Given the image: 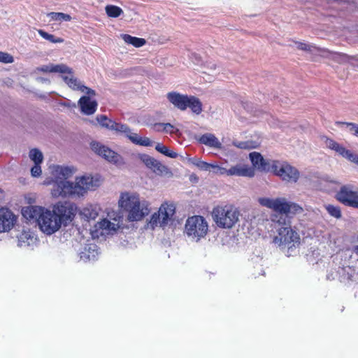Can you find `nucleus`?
Here are the masks:
<instances>
[{
	"label": "nucleus",
	"mask_w": 358,
	"mask_h": 358,
	"mask_svg": "<svg viewBox=\"0 0 358 358\" xmlns=\"http://www.w3.org/2000/svg\"><path fill=\"white\" fill-rule=\"evenodd\" d=\"M337 124H345L349 128L351 134L358 137V124L352 122H337Z\"/></svg>",
	"instance_id": "obj_42"
},
{
	"label": "nucleus",
	"mask_w": 358,
	"mask_h": 358,
	"mask_svg": "<svg viewBox=\"0 0 358 358\" xmlns=\"http://www.w3.org/2000/svg\"><path fill=\"white\" fill-rule=\"evenodd\" d=\"M192 56H193V57H194V58L195 59V61H194V62H195L196 64H199V62L201 61V57H200V56H199V55H196V53H193V54H192Z\"/></svg>",
	"instance_id": "obj_48"
},
{
	"label": "nucleus",
	"mask_w": 358,
	"mask_h": 358,
	"mask_svg": "<svg viewBox=\"0 0 358 358\" xmlns=\"http://www.w3.org/2000/svg\"><path fill=\"white\" fill-rule=\"evenodd\" d=\"M271 171L287 182H296L300 176L297 169L286 162L273 161Z\"/></svg>",
	"instance_id": "obj_8"
},
{
	"label": "nucleus",
	"mask_w": 358,
	"mask_h": 358,
	"mask_svg": "<svg viewBox=\"0 0 358 358\" xmlns=\"http://www.w3.org/2000/svg\"><path fill=\"white\" fill-rule=\"evenodd\" d=\"M62 78L65 83L73 90L80 91L89 96H94L96 92L94 90H92L85 86L80 80L73 76V71L71 73H62Z\"/></svg>",
	"instance_id": "obj_14"
},
{
	"label": "nucleus",
	"mask_w": 358,
	"mask_h": 358,
	"mask_svg": "<svg viewBox=\"0 0 358 358\" xmlns=\"http://www.w3.org/2000/svg\"><path fill=\"white\" fill-rule=\"evenodd\" d=\"M250 159L252 164V168L260 171H271L272 168V162L273 160H266L262 155L257 152H252L249 155Z\"/></svg>",
	"instance_id": "obj_17"
},
{
	"label": "nucleus",
	"mask_w": 358,
	"mask_h": 358,
	"mask_svg": "<svg viewBox=\"0 0 358 358\" xmlns=\"http://www.w3.org/2000/svg\"><path fill=\"white\" fill-rule=\"evenodd\" d=\"M166 98L174 107L180 110H185L187 108H189L196 115H199L202 112V103L194 96H188L181 94L177 92H171L166 94Z\"/></svg>",
	"instance_id": "obj_6"
},
{
	"label": "nucleus",
	"mask_w": 358,
	"mask_h": 358,
	"mask_svg": "<svg viewBox=\"0 0 358 358\" xmlns=\"http://www.w3.org/2000/svg\"><path fill=\"white\" fill-rule=\"evenodd\" d=\"M357 66H358V64H357Z\"/></svg>",
	"instance_id": "obj_56"
},
{
	"label": "nucleus",
	"mask_w": 358,
	"mask_h": 358,
	"mask_svg": "<svg viewBox=\"0 0 358 358\" xmlns=\"http://www.w3.org/2000/svg\"><path fill=\"white\" fill-rule=\"evenodd\" d=\"M130 129H131L128 125L115 122L112 131H115L117 133L124 134L127 136V134L129 133Z\"/></svg>",
	"instance_id": "obj_38"
},
{
	"label": "nucleus",
	"mask_w": 358,
	"mask_h": 358,
	"mask_svg": "<svg viewBox=\"0 0 358 358\" xmlns=\"http://www.w3.org/2000/svg\"><path fill=\"white\" fill-rule=\"evenodd\" d=\"M259 204L264 207L270 208L275 212V214H286L287 199L283 197L271 199L268 197H261L258 199Z\"/></svg>",
	"instance_id": "obj_13"
},
{
	"label": "nucleus",
	"mask_w": 358,
	"mask_h": 358,
	"mask_svg": "<svg viewBox=\"0 0 358 358\" xmlns=\"http://www.w3.org/2000/svg\"><path fill=\"white\" fill-rule=\"evenodd\" d=\"M17 217L8 208L0 209V232L9 231L15 225Z\"/></svg>",
	"instance_id": "obj_16"
},
{
	"label": "nucleus",
	"mask_w": 358,
	"mask_h": 358,
	"mask_svg": "<svg viewBox=\"0 0 358 358\" xmlns=\"http://www.w3.org/2000/svg\"><path fill=\"white\" fill-rule=\"evenodd\" d=\"M350 162H354L358 165V155L355 154V158L354 160H351Z\"/></svg>",
	"instance_id": "obj_51"
},
{
	"label": "nucleus",
	"mask_w": 358,
	"mask_h": 358,
	"mask_svg": "<svg viewBox=\"0 0 358 358\" xmlns=\"http://www.w3.org/2000/svg\"><path fill=\"white\" fill-rule=\"evenodd\" d=\"M22 214L24 218L38 223L40 229L47 235L57 231L61 226L52 210L36 206H29L22 208Z\"/></svg>",
	"instance_id": "obj_2"
},
{
	"label": "nucleus",
	"mask_w": 358,
	"mask_h": 358,
	"mask_svg": "<svg viewBox=\"0 0 358 358\" xmlns=\"http://www.w3.org/2000/svg\"><path fill=\"white\" fill-rule=\"evenodd\" d=\"M41 164H34V166L31 169V174L33 177H38L41 174Z\"/></svg>",
	"instance_id": "obj_46"
},
{
	"label": "nucleus",
	"mask_w": 358,
	"mask_h": 358,
	"mask_svg": "<svg viewBox=\"0 0 358 358\" xmlns=\"http://www.w3.org/2000/svg\"><path fill=\"white\" fill-rule=\"evenodd\" d=\"M210 169H212V171L216 174L223 175V174H227V169L220 167L217 165L212 164V166H210Z\"/></svg>",
	"instance_id": "obj_45"
},
{
	"label": "nucleus",
	"mask_w": 358,
	"mask_h": 358,
	"mask_svg": "<svg viewBox=\"0 0 358 358\" xmlns=\"http://www.w3.org/2000/svg\"><path fill=\"white\" fill-rule=\"evenodd\" d=\"M227 176H238L253 177L255 176L254 169L248 165L237 164L227 169Z\"/></svg>",
	"instance_id": "obj_21"
},
{
	"label": "nucleus",
	"mask_w": 358,
	"mask_h": 358,
	"mask_svg": "<svg viewBox=\"0 0 358 358\" xmlns=\"http://www.w3.org/2000/svg\"><path fill=\"white\" fill-rule=\"evenodd\" d=\"M296 47L301 50L307 51L313 54H317L321 56V50L323 48L316 47L312 44H308L302 42H295Z\"/></svg>",
	"instance_id": "obj_27"
},
{
	"label": "nucleus",
	"mask_w": 358,
	"mask_h": 358,
	"mask_svg": "<svg viewBox=\"0 0 358 358\" xmlns=\"http://www.w3.org/2000/svg\"><path fill=\"white\" fill-rule=\"evenodd\" d=\"M155 127H162L163 129V131H164L166 133H174L175 131L174 127L170 124V123H157L155 124Z\"/></svg>",
	"instance_id": "obj_44"
},
{
	"label": "nucleus",
	"mask_w": 358,
	"mask_h": 358,
	"mask_svg": "<svg viewBox=\"0 0 358 358\" xmlns=\"http://www.w3.org/2000/svg\"><path fill=\"white\" fill-rule=\"evenodd\" d=\"M39 82H41V83H50V80L47 78H38L37 79Z\"/></svg>",
	"instance_id": "obj_49"
},
{
	"label": "nucleus",
	"mask_w": 358,
	"mask_h": 358,
	"mask_svg": "<svg viewBox=\"0 0 358 358\" xmlns=\"http://www.w3.org/2000/svg\"><path fill=\"white\" fill-rule=\"evenodd\" d=\"M240 211L234 206H218L212 212V217L220 228L230 229L239 220Z\"/></svg>",
	"instance_id": "obj_4"
},
{
	"label": "nucleus",
	"mask_w": 358,
	"mask_h": 358,
	"mask_svg": "<svg viewBox=\"0 0 358 358\" xmlns=\"http://www.w3.org/2000/svg\"><path fill=\"white\" fill-rule=\"evenodd\" d=\"M155 128L156 129L157 131H163V129L162 127H155Z\"/></svg>",
	"instance_id": "obj_52"
},
{
	"label": "nucleus",
	"mask_w": 358,
	"mask_h": 358,
	"mask_svg": "<svg viewBox=\"0 0 358 358\" xmlns=\"http://www.w3.org/2000/svg\"><path fill=\"white\" fill-rule=\"evenodd\" d=\"M215 66H216V65L213 64L210 65V69H215Z\"/></svg>",
	"instance_id": "obj_54"
},
{
	"label": "nucleus",
	"mask_w": 358,
	"mask_h": 358,
	"mask_svg": "<svg viewBox=\"0 0 358 358\" xmlns=\"http://www.w3.org/2000/svg\"><path fill=\"white\" fill-rule=\"evenodd\" d=\"M29 157L34 164H41L43 160V153L37 148L31 149L29 151Z\"/></svg>",
	"instance_id": "obj_35"
},
{
	"label": "nucleus",
	"mask_w": 358,
	"mask_h": 358,
	"mask_svg": "<svg viewBox=\"0 0 358 358\" xmlns=\"http://www.w3.org/2000/svg\"><path fill=\"white\" fill-rule=\"evenodd\" d=\"M96 120L101 127L110 130L113 129L115 121L108 119L107 116L104 115H97Z\"/></svg>",
	"instance_id": "obj_31"
},
{
	"label": "nucleus",
	"mask_w": 358,
	"mask_h": 358,
	"mask_svg": "<svg viewBox=\"0 0 358 358\" xmlns=\"http://www.w3.org/2000/svg\"><path fill=\"white\" fill-rule=\"evenodd\" d=\"M191 163L202 171H210L212 164L202 161L200 158L194 157L189 159Z\"/></svg>",
	"instance_id": "obj_32"
},
{
	"label": "nucleus",
	"mask_w": 358,
	"mask_h": 358,
	"mask_svg": "<svg viewBox=\"0 0 358 358\" xmlns=\"http://www.w3.org/2000/svg\"><path fill=\"white\" fill-rule=\"evenodd\" d=\"M38 34L44 39L52 43H60L64 42V39L62 38L56 37L52 34H48L43 29L38 30Z\"/></svg>",
	"instance_id": "obj_30"
},
{
	"label": "nucleus",
	"mask_w": 358,
	"mask_h": 358,
	"mask_svg": "<svg viewBox=\"0 0 358 358\" xmlns=\"http://www.w3.org/2000/svg\"><path fill=\"white\" fill-rule=\"evenodd\" d=\"M336 199L347 206L358 209V192L354 191L350 185L341 187L336 194Z\"/></svg>",
	"instance_id": "obj_11"
},
{
	"label": "nucleus",
	"mask_w": 358,
	"mask_h": 358,
	"mask_svg": "<svg viewBox=\"0 0 358 358\" xmlns=\"http://www.w3.org/2000/svg\"><path fill=\"white\" fill-rule=\"evenodd\" d=\"M106 14L111 17H117L123 12L122 10L116 6L109 5L106 6Z\"/></svg>",
	"instance_id": "obj_37"
},
{
	"label": "nucleus",
	"mask_w": 358,
	"mask_h": 358,
	"mask_svg": "<svg viewBox=\"0 0 358 358\" xmlns=\"http://www.w3.org/2000/svg\"><path fill=\"white\" fill-rule=\"evenodd\" d=\"M73 174V171L67 166H57L53 171L56 180L52 182L51 194L54 197L83 196L88 190H94L100 184L98 176H84L76 178V182L66 180Z\"/></svg>",
	"instance_id": "obj_1"
},
{
	"label": "nucleus",
	"mask_w": 358,
	"mask_h": 358,
	"mask_svg": "<svg viewBox=\"0 0 358 358\" xmlns=\"http://www.w3.org/2000/svg\"><path fill=\"white\" fill-rule=\"evenodd\" d=\"M91 149L96 154L110 163L114 164H120L122 163V158L120 155L99 142H92L91 143Z\"/></svg>",
	"instance_id": "obj_12"
},
{
	"label": "nucleus",
	"mask_w": 358,
	"mask_h": 358,
	"mask_svg": "<svg viewBox=\"0 0 358 358\" xmlns=\"http://www.w3.org/2000/svg\"><path fill=\"white\" fill-rule=\"evenodd\" d=\"M141 161L155 174L162 176L169 173V169L154 157L146 155H139Z\"/></svg>",
	"instance_id": "obj_15"
},
{
	"label": "nucleus",
	"mask_w": 358,
	"mask_h": 358,
	"mask_svg": "<svg viewBox=\"0 0 358 358\" xmlns=\"http://www.w3.org/2000/svg\"><path fill=\"white\" fill-rule=\"evenodd\" d=\"M120 206L127 213L129 222L139 221L150 213V203L137 194H122Z\"/></svg>",
	"instance_id": "obj_3"
},
{
	"label": "nucleus",
	"mask_w": 358,
	"mask_h": 358,
	"mask_svg": "<svg viewBox=\"0 0 358 358\" xmlns=\"http://www.w3.org/2000/svg\"><path fill=\"white\" fill-rule=\"evenodd\" d=\"M99 255L98 246L94 243H88L79 252L80 260L87 262H94L97 259Z\"/></svg>",
	"instance_id": "obj_18"
},
{
	"label": "nucleus",
	"mask_w": 358,
	"mask_h": 358,
	"mask_svg": "<svg viewBox=\"0 0 358 358\" xmlns=\"http://www.w3.org/2000/svg\"><path fill=\"white\" fill-rule=\"evenodd\" d=\"M80 215L88 221L94 220L98 216L97 208L92 205L87 206L81 210Z\"/></svg>",
	"instance_id": "obj_26"
},
{
	"label": "nucleus",
	"mask_w": 358,
	"mask_h": 358,
	"mask_svg": "<svg viewBox=\"0 0 358 358\" xmlns=\"http://www.w3.org/2000/svg\"><path fill=\"white\" fill-rule=\"evenodd\" d=\"M63 106L70 107L71 106V103L69 100H68L66 102H64L62 103Z\"/></svg>",
	"instance_id": "obj_50"
},
{
	"label": "nucleus",
	"mask_w": 358,
	"mask_h": 358,
	"mask_svg": "<svg viewBox=\"0 0 358 358\" xmlns=\"http://www.w3.org/2000/svg\"><path fill=\"white\" fill-rule=\"evenodd\" d=\"M78 105L80 107L81 112L87 115L94 114L97 108V102L95 100H91L89 96H83L78 101Z\"/></svg>",
	"instance_id": "obj_19"
},
{
	"label": "nucleus",
	"mask_w": 358,
	"mask_h": 358,
	"mask_svg": "<svg viewBox=\"0 0 358 358\" xmlns=\"http://www.w3.org/2000/svg\"><path fill=\"white\" fill-rule=\"evenodd\" d=\"M278 234L273 238V243L281 250H285V255H292L300 244L299 234L292 227L278 228Z\"/></svg>",
	"instance_id": "obj_5"
},
{
	"label": "nucleus",
	"mask_w": 358,
	"mask_h": 358,
	"mask_svg": "<svg viewBox=\"0 0 358 358\" xmlns=\"http://www.w3.org/2000/svg\"><path fill=\"white\" fill-rule=\"evenodd\" d=\"M271 219L273 222L278 225V228L291 227V222L287 217V214H273Z\"/></svg>",
	"instance_id": "obj_25"
},
{
	"label": "nucleus",
	"mask_w": 358,
	"mask_h": 358,
	"mask_svg": "<svg viewBox=\"0 0 358 358\" xmlns=\"http://www.w3.org/2000/svg\"><path fill=\"white\" fill-rule=\"evenodd\" d=\"M34 236L28 231H22L17 236V245L19 247L29 246L32 242Z\"/></svg>",
	"instance_id": "obj_29"
},
{
	"label": "nucleus",
	"mask_w": 358,
	"mask_h": 358,
	"mask_svg": "<svg viewBox=\"0 0 358 358\" xmlns=\"http://www.w3.org/2000/svg\"><path fill=\"white\" fill-rule=\"evenodd\" d=\"M95 231L99 233L101 236L113 234L116 231L118 227L116 224L111 222L107 219H103L94 225Z\"/></svg>",
	"instance_id": "obj_22"
},
{
	"label": "nucleus",
	"mask_w": 358,
	"mask_h": 358,
	"mask_svg": "<svg viewBox=\"0 0 358 358\" xmlns=\"http://www.w3.org/2000/svg\"><path fill=\"white\" fill-rule=\"evenodd\" d=\"M176 212V207L173 203H164L161 205L157 213H155L150 219V223L154 227H165L173 218Z\"/></svg>",
	"instance_id": "obj_9"
},
{
	"label": "nucleus",
	"mask_w": 358,
	"mask_h": 358,
	"mask_svg": "<svg viewBox=\"0 0 358 358\" xmlns=\"http://www.w3.org/2000/svg\"><path fill=\"white\" fill-rule=\"evenodd\" d=\"M357 241H358V235H357Z\"/></svg>",
	"instance_id": "obj_55"
},
{
	"label": "nucleus",
	"mask_w": 358,
	"mask_h": 358,
	"mask_svg": "<svg viewBox=\"0 0 358 358\" xmlns=\"http://www.w3.org/2000/svg\"><path fill=\"white\" fill-rule=\"evenodd\" d=\"M127 137L134 144L141 145V146H151L152 145V142L148 137H141L136 133L129 130V133L127 134Z\"/></svg>",
	"instance_id": "obj_24"
},
{
	"label": "nucleus",
	"mask_w": 358,
	"mask_h": 358,
	"mask_svg": "<svg viewBox=\"0 0 358 358\" xmlns=\"http://www.w3.org/2000/svg\"><path fill=\"white\" fill-rule=\"evenodd\" d=\"M325 143H326L327 147H328L329 148L334 150H335L336 148H338V145H339L336 141H334L331 139H329V138H327Z\"/></svg>",
	"instance_id": "obj_47"
},
{
	"label": "nucleus",
	"mask_w": 358,
	"mask_h": 358,
	"mask_svg": "<svg viewBox=\"0 0 358 358\" xmlns=\"http://www.w3.org/2000/svg\"><path fill=\"white\" fill-rule=\"evenodd\" d=\"M48 16L50 17L52 20L59 22H68L71 19V17L69 15L64 13L51 12L48 14Z\"/></svg>",
	"instance_id": "obj_33"
},
{
	"label": "nucleus",
	"mask_w": 358,
	"mask_h": 358,
	"mask_svg": "<svg viewBox=\"0 0 358 358\" xmlns=\"http://www.w3.org/2000/svg\"><path fill=\"white\" fill-rule=\"evenodd\" d=\"M122 38L126 43L133 45L136 48L141 47L145 43L144 38L134 37L129 34H123Z\"/></svg>",
	"instance_id": "obj_28"
},
{
	"label": "nucleus",
	"mask_w": 358,
	"mask_h": 358,
	"mask_svg": "<svg viewBox=\"0 0 358 358\" xmlns=\"http://www.w3.org/2000/svg\"><path fill=\"white\" fill-rule=\"evenodd\" d=\"M302 211L303 208L299 205L290 201L287 202L286 214H297L302 213Z\"/></svg>",
	"instance_id": "obj_39"
},
{
	"label": "nucleus",
	"mask_w": 358,
	"mask_h": 358,
	"mask_svg": "<svg viewBox=\"0 0 358 358\" xmlns=\"http://www.w3.org/2000/svg\"><path fill=\"white\" fill-rule=\"evenodd\" d=\"M196 139L200 143L206 145L208 147L217 149H220L222 148V143L213 134H205L200 137L196 138Z\"/></svg>",
	"instance_id": "obj_23"
},
{
	"label": "nucleus",
	"mask_w": 358,
	"mask_h": 358,
	"mask_svg": "<svg viewBox=\"0 0 358 358\" xmlns=\"http://www.w3.org/2000/svg\"><path fill=\"white\" fill-rule=\"evenodd\" d=\"M155 150L164 155L165 156H167L171 158H176L178 157V154L175 152L171 151L166 146L161 144V143H157L155 146Z\"/></svg>",
	"instance_id": "obj_34"
},
{
	"label": "nucleus",
	"mask_w": 358,
	"mask_h": 358,
	"mask_svg": "<svg viewBox=\"0 0 358 358\" xmlns=\"http://www.w3.org/2000/svg\"><path fill=\"white\" fill-rule=\"evenodd\" d=\"M36 71H41L44 73H71L72 72V69L64 64H50L37 67L36 69Z\"/></svg>",
	"instance_id": "obj_20"
},
{
	"label": "nucleus",
	"mask_w": 358,
	"mask_h": 358,
	"mask_svg": "<svg viewBox=\"0 0 358 358\" xmlns=\"http://www.w3.org/2000/svg\"><path fill=\"white\" fill-rule=\"evenodd\" d=\"M233 145L238 148L246 149V150H250V149L256 148V146H257L255 145V143H254L252 141H240V142L234 141L233 143Z\"/></svg>",
	"instance_id": "obj_40"
},
{
	"label": "nucleus",
	"mask_w": 358,
	"mask_h": 358,
	"mask_svg": "<svg viewBox=\"0 0 358 358\" xmlns=\"http://www.w3.org/2000/svg\"><path fill=\"white\" fill-rule=\"evenodd\" d=\"M335 151L349 161L354 160L355 158V154L352 152L350 150L345 149L341 145H338V148H336Z\"/></svg>",
	"instance_id": "obj_36"
},
{
	"label": "nucleus",
	"mask_w": 358,
	"mask_h": 358,
	"mask_svg": "<svg viewBox=\"0 0 358 358\" xmlns=\"http://www.w3.org/2000/svg\"><path fill=\"white\" fill-rule=\"evenodd\" d=\"M354 252L358 255V245L355 247Z\"/></svg>",
	"instance_id": "obj_53"
},
{
	"label": "nucleus",
	"mask_w": 358,
	"mask_h": 358,
	"mask_svg": "<svg viewBox=\"0 0 358 358\" xmlns=\"http://www.w3.org/2000/svg\"><path fill=\"white\" fill-rule=\"evenodd\" d=\"M14 61L13 56L6 52H0V62L5 64L13 63Z\"/></svg>",
	"instance_id": "obj_43"
},
{
	"label": "nucleus",
	"mask_w": 358,
	"mask_h": 358,
	"mask_svg": "<svg viewBox=\"0 0 358 358\" xmlns=\"http://www.w3.org/2000/svg\"><path fill=\"white\" fill-rule=\"evenodd\" d=\"M76 207L70 202H58L54 205L52 212L55 214L60 226L70 223L76 213Z\"/></svg>",
	"instance_id": "obj_10"
},
{
	"label": "nucleus",
	"mask_w": 358,
	"mask_h": 358,
	"mask_svg": "<svg viewBox=\"0 0 358 358\" xmlns=\"http://www.w3.org/2000/svg\"><path fill=\"white\" fill-rule=\"evenodd\" d=\"M326 209L331 216L336 218H340L341 217V212L339 207L333 205H328L326 207Z\"/></svg>",
	"instance_id": "obj_41"
},
{
	"label": "nucleus",
	"mask_w": 358,
	"mask_h": 358,
	"mask_svg": "<svg viewBox=\"0 0 358 358\" xmlns=\"http://www.w3.org/2000/svg\"><path fill=\"white\" fill-rule=\"evenodd\" d=\"M208 231L206 219L200 215H194L187 219L184 234L192 241L198 242L204 238Z\"/></svg>",
	"instance_id": "obj_7"
}]
</instances>
